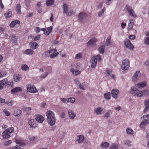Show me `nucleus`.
<instances>
[{"mask_svg": "<svg viewBox=\"0 0 149 149\" xmlns=\"http://www.w3.org/2000/svg\"><path fill=\"white\" fill-rule=\"evenodd\" d=\"M46 116L47 117V121L48 123L51 126L54 125L56 122V118L54 115L51 111H48L46 113Z\"/></svg>", "mask_w": 149, "mask_h": 149, "instance_id": "nucleus-1", "label": "nucleus"}, {"mask_svg": "<svg viewBox=\"0 0 149 149\" xmlns=\"http://www.w3.org/2000/svg\"><path fill=\"white\" fill-rule=\"evenodd\" d=\"M5 85L10 86L12 88L14 87V83L13 81H9L7 78H5L0 81V90L3 88V86Z\"/></svg>", "mask_w": 149, "mask_h": 149, "instance_id": "nucleus-2", "label": "nucleus"}, {"mask_svg": "<svg viewBox=\"0 0 149 149\" xmlns=\"http://www.w3.org/2000/svg\"><path fill=\"white\" fill-rule=\"evenodd\" d=\"M130 93L132 95H137L139 97L143 96V93L142 91H139L135 87H132L130 90Z\"/></svg>", "mask_w": 149, "mask_h": 149, "instance_id": "nucleus-3", "label": "nucleus"}, {"mask_svg": "<svg viewBox=\"0 0 149 149\" xmlns=\"http://www.w3.org/2000/svg\"><path fill=\"white\" fill-rule=\"evenodd\" d=\"M125 8L130 16L133 17H136L137 15L136 14L134 11L132 9V8L130 6L127 5L125 7Z\"/></svg>", "mask_w": 149, "mask_h": 149, "instance_id": "nucleus-4", "label": "nucleus"}, {"mask_svg": "<svg viewBox=\"0 0 149 149\" xmlns=\"http://www.w3.org/2000/svg\"><path fill=\"white\" fill-rule=\"evenodd\" d=\"M129 62L127 59L124 60L122 62L121 67L122 69L124 70H128L129 68Z\"/></svg>", "mask_w": 149, "mask_h": 149, "instance_id": "nucleus-5", "label": "nucleus"}, {"mask_svg": "<svg viewBox=\"0 0 149 149\" xmlns=\"http://www.w3.org/2000/svg\"><path fill=\"white\" fill-rule=\"evenodd\" d=\"M143 120L145 121L141 123L140 125L141 127H142L143 126L146 125L147 124H149V114L146 116H143Z\"/></svg>", "mask_w": 149, "mask_h": 149, "instance_id": "nucleus-6", "label": "nucleus"}, {"mask_svg": "<svg viewBox=\"0 0 149 149\" xmlns=\"http://www.w3.org/2000/svg\"><path fill=\"white\" fill-rule=\"evenodd\" d=\"M27 91L28 92L35 93L37 91V90L34 85L29 84L27 85Z\"/></svg>", "mask_w": 149, "mask_h": 149, "instance_id": "nucleus-7", "label": "nucleus"}, {"mask_svg": "<svg viewBox=\"0 0 149 149\" xmlns=\"http://www.w3.org/2000/svg\"><path fill=\"white\" fill-rule=\"evenodd\" d=\"M87 16V14L84 12H81L78 15V19L80 21H82L85 19Z\"/></svg>", "mask_w": 149, "mask_h": 149, "instance_id": "nucleus-8", "label": "nucleus"}, {"mask_svg": "<svg viewBox=\"0 0 149 149\" xmlns=\"http://www.w3.org/2000/svg\"><path fill=\"white\" fill-rule=\"evenodd\" d=\"M124 44L127 48L130 49H132L134 47L130 40L127 39L125 40Z\"/></svg>", "mask_w": 149, "mask_h": 149, "instance_id": "nucleus-9", "label": "nucleus"}, {"mask_svg": "<svg viewBox=\"0 0 149 149\" xmlns=\"http://www.w3.org/2000/svg\"><path fill=\"white\" fill-rule=\"evenodd\" d=\"M52 27L50 26L46 28V29L45 28L40 29V30L43 31L44 34L46 35H48L52 32Z\"/></svg>", "mask_w": 149, "mask_h": 149, "instance_id": "nucleus-10", "label": "nucleus"}, {"mask_svg": "<svg viewBox=\"0 0 149 149\" xmlns=\"http://www.w3.org/2000/svg\"><path fill=\"white\" fill-rule=\"evenodd\" d=\"M119 93V91L117 89H113L111 91L112 96L115 99L118 98V95Z\"/></svg>", "mask_w": 149, "mask_h": 149, "instance_id": "nucleus-11", "label": "nucleus"}, {"mask_svg": "<svg viewBox=\"0 0 149 149\" xmlns=\"http://www.w3.org/2000/svg\"><path fill=\"white\" fill-rule=\"evenodd\" d=\"M97 39L95 38H93L90 39L89 41L87 43V47L91 46L95 44L96 42Z\"/></svg>", "mask_w": 149, "mask_h": 149, "instance_id": "nucleus-12", "label": "nucleus"}, {"mask_svg": "<svg viewBox=\"0 0 149 149\" xmlns=\"http://www.w3.org/2000/svg\"><path fill=\"white\" fill-rule=\"evenodd\" d=\"M36 120L38 122L42 123L44 120V118L42 116L40 115H37L36 116Z\"/></svg>", "mask_w": 149, "mask_h": 149, "instance_id": "nucleus-13", "label": "nucleus"}, {"mask_svg": "<svg viewBox=\"0 0 149 149\" xmlns=\"http://www.w3.org/2000/svg\"><path fill=\"white\" fill-rule=\"evenodd\" d=\"M58 54L59 53L58 52H57L55 54H51L50 52V51L48 50L45 52V55L47 56H50V57L51 58H53L57 56L58 55Z\"/></svg>", "mask_w": 149, "mask_h": 149, "instance_id": "nucleus-14", "label": "nucleus"}, {"mask_svg": "<svg viewBox=\"0 0 149 149\" xmlns=\"http://www.w3.org/2000/svg\"><path fill=\"white\" fill-rule=\"evenodd\" d=\"M22 91V88L20 87H16L12 89L11 91L12 94L21 92Z\"/></svg>", "mask_w": 149, "mask_h": 149, "instance_id": "nucleus-15", "label": "nucleus"}, {"mask_svg": "<svg viewBox=\"0 0 149 149\" xmlns=\"http://www.w3.org/2000/svg\"><path fill=\"white\" fill-rule=\"evenodd\" d=\"M91 67L92 68H95L97 63V61L95 57H93L91 60Z\"/></svg>", "mask_w": 149, "mask_h": 149, "instance_id": "nucleus-16", "label": "nucleus"}, {"mask_svg": "<svg viewBox=\"0 0 149 149\" xmlns=\"http://www.w3.org/2000/svg\"><path fill=\"white\" fill-rule=\"evenodd\" d=\"M68 114L69 115V118L70 119H74L76 116L75 113H74V112L72 110H68Z\"/></svg>", "mask_w": 149, "mask_h": 149, "instance_id": "nucleus-17", "label": "nucleus"}, {"mask_svg": "<svg viewBox=\"0 0 149 149\" xmlns=\"http://www.w3.org/2000/svg\"><path fill=\"white\" fill-rule=\"evenodd\" d=\"M144 105L146 107L144 109L143 111L145 112H146L149 109V99L145 100L144 102Z\"/></svg>", "mask_w": 149, "mask_h": 149, "instance_id": "nucleus-18", "label": "nucleus"}, {"mask_svg": "<svg viewBox=\"0 0 149 149\" xmlns=\"http://www.w3.org/2000/svg\"><path fill=\"white\" fill-rule=\"evenodd\" d=\"M29 45L30 47L33 49H36L38 46V45L37 43L33 42H31Z\"/></svg>", "mask_w": 149, "mask_h": 149, "instance_id": "nucleus-19", "label": "nucleus"}, {"mask_svg": "<svg viewBox=\"0 0 149 149\" xmlns=\"http://www.w3.org/2000/svg\"><path fill=\"white\" fill-rule=\"evenodd\" d=\"M10 132H8L7 130H5L2 134L3 138L6 139L9 138L10 137Z\"/></svg>", "mask_w": 149, "mask_h": 149, "instance_id": "nucleus-20", "label": "nucleus"}, {"mask_svg": "<svg viewBox=\"0 0 149 149\" xmlns=\"http://www.w3.org/2000/svg\"><path fill=\"white\" fill-rule=\"evenodd\" d=\"M140 75L141 74L139 71H136L133 77L132 80L134 81H136V80L137 78L140 76Z\"/></svg>", "mask_w": 149, "mask_h": 149, "instance_id": "nucleus-21", "label": "nucleus"}, {"mask_svg": "<svg viewBox=\"0 0 149 149\" xmlns=\"http://www.w3.org/2000/svg\"><path fill=\"white\" fill-rule=\"evenodd\" d=\"M22 111L19 109H16L13 113V114L15 116H19L22 113Z\"/></svg>", "mask_w": 149, "mask_h": 149, "instance_id": "nucleus-22", "label": "nucleus"}, {"mask_svg": "<svg viewBox=\"0 0 149 149\" xmlns=\"http://www.w3.org/2000/svg\"><path fill=\"white\" fill-rule=\"evenodd\" d=\"M13 78L15 81L17 82L21 79L22 77L20 74H15L13 76Z\"/></svg>", "mask_w": 149, "mask_h": 149, "instance_id": "nucleus-23", "label": "nucleus"}, {"mask_svg": "<svg viewBox=\"0 0 149 149\" xmlns=\"http://www.w3.org/2000/svg\"><path fill=\"white\" fill-rule=\"evenodd\" d=\"M103 111V109L101 107L97 108L94 110V112L97 115L101 114Z\"/></svg>", "mask_w": 149, "mask_h": 149, "instance_id": "nucleus-24", "label": "nucleus"}, {"mask_svg": "<svg viewBox=\"0 0 149 149\" xmlns=\"http://www.w3.org/2000/svg\"><path fill=\"white\" fill-rule=\"evenodd\" d=\"M28 123L31 127L32 128H35L36 125L35 124V121L33 119H31L28 121Z\"/></svg>", "mask_w": 149, "mask_h": 149, "instance_id": "nucleus-25", "label": "nucleus"}, {"mask_svg": "<svg viewBox=\"0 0 149 149\" xmlns=\"http://www.w3.org/2000/svg\"><path fill=\"white\" fill-rule=\"evenodd\" d=\"M63 13L67 14L68 12V6L67 4H64L63 6Z\"/></svg>", "mask_w": 149, "mask_h": 149, "instance_id": "nucleus-26", "label": "nucleus"}, {"mask_svg": "<svg viewBox=\"0 0 149 149\" xmlns=\"http://www.w3.org/2000/svg\"><path fill=\"white\" fill-rule=\"evenodd\" d=\"M34 52V51L32 49H28L26 50L24 53L26 54H33Z\"/></svg>", "mask_w": 149, "mask_h": 149, "instance_id": "nucleus-27", "label": "nucleus"}, {"mask_svg": "<svg viewBox=\"0 0 149 149\" xmlns=\"http://www.w3.org/2000/svg\"><path fill=\"white\" fill-rule=\"evenodd\" d=\"M146 85V83L144 82L139 84H137L135 85V86L138 88H143L145 87Z\"/></svg>", "mask_w": 149, "mask_h": 149, "instance_id": "nucleus-28", "label": "nucleus"}, {"mask_svg": "<svg viewBox=\"0 0 149 149\" xmlns=\"http://www.w3.org/2000/svg\"><path fill=\"white\" fill-rule=\"evenodd\" d=\"M109 146V144L107 142H102L100 146L102 148H104L108 147Z\"/></svg>", "mask_w": 149, "mask_h": 149, "instance_id": "nucleus-29", "label": "nucleus"}, {"mask_svg": "<svg viewBox=\"0 0 149 149\" xmlns=\"http://www.w3.org/2000/svg\"><path fill=\"white\" fill-rule=\"evenodd\" d=\"M20 23V22L18 20H15L12 21L10 24V27H14L17 24Z\"/></svg>", "mask_w": 149, "mask_h": 149, "instance_id": "nucleus-30", "label": "nucleus"}, {"mask_svg": "<svg viewBox=\"0 0 149 149\" xmlns=\"http://www.w3.org/2000/svg\"><path fill=\"white\" fill-rule=\"evenodd\" d=\"M105 47L104 45H102L98 49L99 52L100 54H103L104 52V49Z\"/></svg>", "mask_w": 149, "mask_h": 149, "instance_id": "nucleus-31", "label": "nucleus"}, {"mask_svg": "<svg viewBox=\"0 0 149 149\" xmlns=\"http://www.w3.org/2000/svg\"><path fill=\"white\" fill-rule=\"evenodd\" d=\"M16 11L17 13L19 14H20L21 12V6L19 4H18L17 5L16 8Z\"/></svg>", "mask_w": 149, "mask_h": 149, "instance_id": "nucleus-32", "label": "nucleus"}, {"mask_svg": "<svg viewBox=\"0 0 149 149\" xmlns=\"http://www.w3.org/2000/svg\"><path fill=\"white\" fill-rule=\"evenodd\" d=\"M71 72L72 73L73 75H77L80 73V71H75L72 68L70 70Z\"/></svg>", "mask_w": 149, "mask_h": 149, "instance_id": "nucleus-33", "label": "nucleus"}, {"mask_svg": "<svg viewBox=\"0 0 149 149\" xmlns=\"http://www.w3.org/2000/svg\"><path fill=\"white\" fill-rule=\"evenodd\" d=\"M46 3L48 6H52L54 4V0H47Z\"/></svg>", "mask_w": 149, "mask_h": 149, "instance_id": "nucleus-34", "label": "nucleus"}, {"mask_svg": "<svg viewBox=\"0 0 149 149\" xmlns=\"http://www.w3.org/2000/svg\"><path fill=\"white\" fill-rule=\"evenodd\" d=\"M111 113V110H109L106 112L104 115V117L106 118H107L110 117V114Z\"/></svg>", "mask_w": 149, "mask_h": 149, "instance_id": "nucleus-35", "label": "nucleus"}, {"mask_svg": "<svg viewBox=\"0 0 149 149\" xmlns=\"http://www.w3.org/2000/svg\"><path fill=\"white\" fill-rule=\"evenodd\" d=\"M11 37V41L13 43H15L17 41V38L15 35H13L10 36Z\"/></svg>", "mask_w": 149, "mask_h": 149, "instance_id": "nucleus-36", "label": "nucleus"}, {"mask_svg": "<svg viewBox=\"0 0 149 149\" xmlns=\"http://www.w3.org/2000/svg\"><path fill=\"white\" fill-rule=\"evenodd\" d=\"M79 137L78 139L76 140L77 141H78L79 143H81L84 140V136H78Z\"/></svg>", "mask_w": 149, "mask_h": 149, "instance_id": "nucleus-37", "label": "nucleus"}, {"mask_svg": "<svg viewBox=\"0 0 149 149\" xmlns=\"http://www.w3.org/2000/svg\"><path fill=\"white\" fill-rule=\"evenodd\" d=\"M104 97L107 100H109L111 97V93L110 92H108L104 94Z\"/></svg>", "mask_w": 149, "mask_h": 149, "instance_id": "nucleus-38", "label": "nucleus"}, {"mask_svg": "<svg viewBox=\"0 0 149 149\" xmlns=\"http://www.w3.org/2000/svg\"><path fill=\"white\" fill-rule=\"evenodd\" d=\"M110 149H118V145L117 144H113L109 147Z\"/></svg>", "mask_w": 149, "mask_h": 149, "instance_id": "nucleus-39", "label": "nucleus"}, {"mask_svg": "<svg viewBox=\"0 0 149 149\" xmlns=\"http://www.w3.org/2000/svg\"><path fill=\"white\" fill-rule=\"evenodd\" d=\"M12 13L11 11H9L8 12L4 14V15L6 18H8L10 17L12 15Z\"/></svg>", "mask_w": 149, "mask_h": 149, "instance_id": "nucleus-40", "label": "nucleus"}, {"mask_svg": "<svg viewBox=\"0 0 149 149\" xmlns=\"http://www.w3.org/2000/svg\"><path fill=\"white\" fill-rule=\"evenodd\" d=\"M29 68L28 66L26 64H24L22 65L21 69L23 70L26 71Z\"/></svg>", "mask_w": 149, "mask_h": 149, "instance_id": "nucleus-41", "label": "nucleus"}, {"mask_svg": "<svg viewBox=\"0 0 149 149\" xmlns=\"http://www.w3.org/2000/svg\"><path fill=\"white\" fill-rule=\"evenodd\" d=\"M111 39V38L110 36L108 37L107 38L106 40V43H105V45L106 46H108V45H110V40Z\"/></svg>", "mask_w": 149, "mask_h": 149, "instance_id": "nucleus-42", "label": "nucleus"}, {"mask_svg": "<svg viewBox=\"0 0 149 149\" xmlns=\"http://www.w3.org/2000/svg\"><path fill=\"white\" fill-rule=\"evenodd\" d=\"M75 101V99L74 98L72 97H70L69 98L67 102H71V103H74Z\"/></svg>", "mask_w": 149, "mask_h": 149, "instance_id": "nucleus-43", "label": "nucleus"}, {"mask_svg": "<svg viewBox=\"0 0 149 149\" xmlns=\"http://www.w3.org/2000/svg\"><path fill=\"white\" fill-rule=\"evenodd\" d=\"M105 9L104 8L102 9L98 13V16L100 17L102 16V15L104 13Z\"/></svg>", "mask_w": 149, "mask_h": 149, "instance_id": "nucleus-44", "label": "nucleus"}, {"mask_svg": "<svg viewBox=\"0 0 149 149\" xmlns=\"http://www.w3.org/2000/svg\"><path fill=\"white\" fill-rule=\"evenodd\" d=\"M84 83H82V84L79 83V88L83 90H85V88L84 87Z\"/></svg>", "mask_w": 149, "mask_h": 149, "instance_id": "nucleus-45", "label": "nucleus"}, {"mask_svg": "<svg viewBox=\"0 0 149 149\" xmlns=\"http://www.w3.org/2000/svg\"><path fill=\"white\" fill-rule=\"evenodd\" d=\"M127 132L128 134H132L134 133V131L132 129H130V128H128L127 129Z\"/></svg>", "mask_w": 149, "mask_h": 149, "instance_id": "nucleus-46", "label": "nucleus"}, {"mask_svg": "<svg viewBox=\"0 0 149 149\" xmlns=\"http://www.w3.org/2000/svg\"><path fill=\"white\" fill-rule=\"evenodd\" d=\"M124 143L125 145H127L128 146H130L131 145V142L129 140L125 141Z\"/></svg>", "mask_w": 149, "mask_h": 149, "instance_id": "nucleus-47", "label": "nucleus"}, {"mask_svg": "<svg viewBox=\"0 0 149 149\" xmlns=\"http://www.w3.org/2000/svg\"><path fill=\"white\" fill-rule=\"evenodd\" d=\"M48 73L47 72H45L42 74L40 77L44 79L48 75Z\"/></svg>", "mask_w": 149, "mask_h": 149, "instance_id": "nucleus-48", "label": "nucleus"}, {"mask_svg": "<svg viewBox=\"0 0 149 149\" xmlns=\"http://www.w3.org/2000/svg\"><path fill=\"white\" fill-rule=\"evenodd\" d=\"M24 110L26 111L27 112H29L30 110L32 109L31 108L28 107H25L24 108Z\"/></svg>", "mask_w": 149, "mask_h": 149, "instance_id": "nucleus-49", "label": "nucleus"}, {"mask_svg": "<svg viewBox=\"0 0 149 149\" xmlns=\"http://www.w3.org/2000/svg\"><path fill=\"white\" fill-rule=\"evenodd\" d=\"M40 38V35H38L36 36L34 38V41H36L37 40H39Z\"/></svg>", "mask_w": 149, "mask_h": 149, "instance_id": "nucleus-50", "label": "nucleus"}, {"mask_svg": "<svg viewBox=\"0 0 149 149\" xmlns=\"http://www.w3.org/2000/svg\"><path fill=\"white\" fill-rule=\"evenodd\" d=\"M6 130L8 132H10V134L11 133L13 132H14V128L13 127H11L10 128V129H9Z\"/></svg>", "mask_w": 149, "mask_h": 149, "instance_id": "nucleus-51", "label": "nucleus"}, {"mask_svg": "<svg viewBox=\"0 0 149 149\" xmlns=\"http://www.w3.org/2000/svg\"><path fill=\"white\" fill-rule=\"evenodd\" d=\"M20 145H19V146L17 145L15 146H14L12 148H9L8 149H20L21 148L20 147Z\"/></svg>", "mask_w": 149, "mask_h": 149, "instance_id": "nucleus-52", "label": "nucleus"}, {"mask_svg": "<svg viewBox=\"0 0 149 149\" xmlns=\"http://www.w3.org/2000/svg\"><path fill=\"white\" fill-rule=\"evenodd\" d=\"M75 13V12H73L72 11H70L67 13L66 14L67 16H71L73 14H74Z\"/></svg>", "mask_w": 149, "mask_h": 149, "instance_id": "nucleus-53", "label": "nucleus"}, {"mask_svg": "<svg viewBox=\"0 0 149 149\" xmlns=\"http://www.w3.org/2000/svg\"><path fill=\"white\" fill-rule=\"evenodd\" d=\"M82 54L81 53H79L77 54L75 56V59H78L80 58L81 57Z\"/></svg>", "mask_w": 149, "mask_h": 149, "instance_id": "nucleus-54", "label": "nucleus"}, {"mask_svg": "<svg viewBox=\"0 0 149 149\" xmlns=\"http://www.w3.org/2000/svg\"><path fill=\"white\" fill-rule=\"evenodd\" d=\"M93 57H95L96 59V61L97 60L98 61L100 60L101 59V57L100 56V55L99 54L97 55L96 56H93Z\"/></svg>", "mask_w": 149, "mask_h": 149, "instance_id": "nucleus-55", "label": "nucleus"}, {"mask_svg": "<svg viewBox=\"0 0 149 149\" xmlns=\"http://www.w3.org/2000/svg\"><path fill=\"white\" fill-rule=\"evenodd\" d=\"M3 112L7 116H9L10 114V112L8 111L6 109L3 110Z\"/></svg>", "mask_w": 149, "mask_h": 149, "instance_id": "nucleus-56", "label": "nucleus"}, {"mask_svg": "<svg viewBox=\"0 0 149 149\" xmlns=\"http://www.w3.org/2000/svg\"><path fill=\"white\" fill-rule=\"evenodd\" d=\"M111 73V70H107L106 72V74L107 76H109L110 74Z\"/></svg>", "mask_w": 149, "mask_h": 149, "instance_id": "nucleus-57", "label": "nucleus"}, {"mask_svg": "<svg viewBox=\"0 0 149 149\" xmlns=\"http://www.w3.org/2000/svg\"><path fill=\"white\" fill-rule=\"evenodd\" d=\"M113 0H106V3L107 5L111 4Z\"/></svg>", "mask_w": 149, "mask_h": 149, "instance_id": "nucleus-58", "label": "nucleus"}, {"mask_svg": "<svg viewBox=\"0 0 149 149\" xmlns=\"http://www.w3.org/2000/svg\"><path fill=\"white\" fill-rule=\"evenodd\" d=\"M6 75L4 72L2 71H0V78L2 77L4 75Z\"/></svg>", "mask_w": 149, "mask_h": 149, "instance_id": "nucleus-59", "label": "nucleus"}, {"mask_svg": "<svg viewBox=\"0 0 149 149\" xmlns=\"http://www.w3.org/2000/svg\"><path fill=\"white\" fill-rule=\"evenodd\" d=\"M11 143V141L10 140H9L7 142H6L4 143V145L6 146H8Z\"/></svg>", "mask_w": 149, "mask_h": 149, "instance_id": "nucleus-60", "label": "nucleus"}, {"mask_svg": "<svg viewBox=\"0 0 149 149\" xmlns=\"http://www.w3.org/2000/svg\"><path fill=\"white\" fill-rule=\"evenodd\" d=\"M133 22H132L131 23H129L128 25V28L130 29H131L133 28Z\"/></svg>", "mask_w": 149, "mask_h": 149, "instance_id": "nucleus-61", "label": "nucleus"}, {"mask_svg": "<svg viewBox=\"0 0 149 149\" xmlns=\"http://www.w3.org/2000/svg\"><path fill=\"white\" fill-rule=\"evenodd\" d=\"M129 38L130 40H134L135 38V36L134 35H130Z\"/></svg>", "mask_w": 149, "mask_h": 149, "instance_id": "nucleus-62", "label": "nucleus"}, {"mask_svg": "<svg viewBox=\"0 0 149 149\" xmlns=\"http://www.w3.org/2000/svg\"><path fill=\"white\" fill-rule=\"evenodd\" d=\"M145 42L146 44L149 45V37H147L146 38Z\"/></svg>", "mask_w": 149, "mask_h": 149, "instance_id": "nucleus-63", "label": "nucleus"}, {"mask_svg": "<svg viewBox=\"0 0 149 149\" xmlns=\"http://www.w3.org/2000/svg\"><path fill=\"white\" fill-rule=\"evenodd\" d=\"M56 51L55 49H52L51 51H50V52L51 54H55V53H56Z\"/></svg>", "mask_w": 149, "mask_h": 149, "instance_id": "nucleus-64", "label": "nucleus"}]
</instances>
